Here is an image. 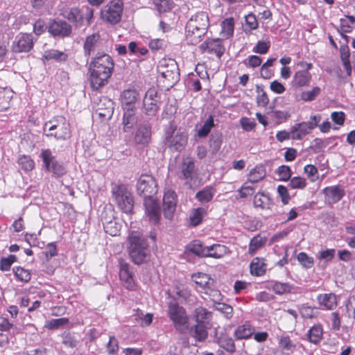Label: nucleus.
Wrapping results in <instances>:
<instances>
[{
    "label": "nucleus",
    "mask_w": 355,
    "mask_h": 355,
    "mask_svg": "<svg viewBox=\"0 0 355 355\" xmlns=\"http://www.w3.org/2000/svg\"><path fill=\"white\" fill-rule=\"evenodd\" d=\"M324 196V202L328 205H333L340 201L345 196V190L339 185L327 187L322 189Z\"/></svg>",
    "instance_id": "nucleus-15"
},
{
    "label": "nucleus",
    "mask_w": 355,
    "mask_h": 355,
    "mask_svg": "<svg viewBox=\"0 0 355 355\" xmlns=\"http://www.w3.org/2000/svg\"><path fill=\"white\" fill-rule=\"evenodd\" d=\"M194 162L190 158L184 159L181 166V175L180 178L187 181L191 180L194 175Z\"/></svg>",
    "instance_id": "nucleus-27"
},
{
    "label": "nucleus",
    "mask_w": 355,
    "mask_h": 355,
    "mask_svg": "<svg viewBox=\"0 0 355 355\" xmlns=\"http://www.w3.org/2000/svg\"><path fill=\"white\" fill-rule=\"evenodd\" d=\"M161 105L160 96L154 88H150L143 99V107L144 112L148 116H155Z\"/></svg>",
    "instance_id": "nucleus-11"
},
{
    "label": "nucleus",
    "mask_w": 355,
    "mask_h": 355,
    "mask_svg": "<svg viewBox=\"0 0 355 355\" xmlns=\"http://www.w3.org/2000/svg\"><path fill=\"white\" fill-rule=\"evenodd\" d=\"M257 103L259 106L266 107L269 103V98L266 92L259 85H257Z\"/></svg>",
    "instance_id": "nucleus-58"
},
{
    "label": "nucleus",
    "mask_w": 355,
    "mask_h": 355,
    "mask_svg": "<svg viewBox=\"0 0 355 355\" xmlns=\"http://www.w3.org/2000/svg\"><path fill=\"white\" fill-rule=\"evenodd\" d=\"M137 189L139 193L144 196V205L149 220L157 223L160 219V209L158 203L152 198V196L157 191L155 180L150 175H141L137 181Z\"/></svg>",
    "instance_id": "nucleus-2"
},
{
    "label": "nucleus",
    "mask_w": 355,
    "mask_h": 355,
    "mask_svg": "<svg viewBox=\"0 0 355 355\" xmlns=\"http://www.w3.org/2000/svg\"><path fill=\"white\" fill-rule=\"evenodd\" d=\"M214 308L227 319L230 320L233 316V308L227 304L218 302L214 305Z\"/></svg>",
    "instance_id": "nucleus-50"
},
{
    "label": "nucleus",
    "mask_w": 355,
    "mask_h": 355,
    "mask_svg": "<svg viewBox=\"0 0 355 355\" xmlns=\"http://www.w3.org/2000/svg\"><path fill=\"white\" fill-rule=\"evenodd\" d=\"M317 300L320 306L327 310H334L338 305L337 297L334 293L319 294Z\"/></svg>",
    "instance_id": "nucleus-24"
},
{
    "label": "nucleus",
    "mask_w": 355,
    "mask_h": 355,
    "mask_svg": "<svg viewBox=\"0 0 355 355\" xmlns=\"http://www.w3.org/2000/svg\"><path fill=\"white\" fill-rule=\"evenodd\" d=\"M209 251L207 252V257L220 259L228 253V249L225 245L214 244L207 246Z\"/></svg>",
    "instance_id": "nucleus-36"
},
{
    "label": "nucleus",
    "mask_w": 355,
    "mask_h": 355,
    "mask_svg": "<svg viewBox=\"0 0 355 355\" xmlns=\"http://www.w3.org/2000/svg\"><path fill=\"white\" fill-rule=\"evenodd\" d=\"M214 126V116L209 115L204 124L198 130L197 135L200 138L206 137Z\"/></svg>",
    "instance_id": "nucleus-45"
},
{
    "label": "nucleus",
    "mask_w": 355,
    "mask_h": 355,
    "mask_svg": "<svg viewBox=\"0 0 355 355\" xmlns=\"http://www.w3.org/2000/svg\"><path fill=\"white\" fill-rule=\"evenodd\" d=\"M191 335L198 341H204L208 336L205 323H196L189 329Z\"/></svg>",
    "instance_id": "nucleus-30"
},
{
    "label": "nucleus",
    "mask_w": 355,
    "mask_h": 355,
    "mask_svg": "<svg viewBox=\"0 0 355 355\" xmlns=\"http://www.w3.org/2000/svg\"><path fill=\"white\" fill-rule=\"evenodd\" d=\"M18 164L26 171H30L34 168L33 160L26 155H22L19 157Z\"/></svg>",
    "instance_id": "nucleus-59"
},
{
    "label": "nucleus",
    "mask_w": 355,
    "mask_h": 355,
    "mask_svg": "<svg viewBox=\"0 0 355 355\" xmlns=\"http://www.w3.org/2000/svg\"><path fill=\"white\" fill-rule=\"evenodd\" d=\"M13 272L17 279L21 282H28L31 278V274L29 270L21 267L17 266L13 268Z\"/></svg>",
    "instance_id": "nucleus-51"
},
{
    "label": "nucleus",
    "mask_w": 355,
    "mask_h": 355,
    "mask_svg": "<svg viewBox=\"0 0 355 355\" xmlns=\"http://www.w3.org/2000/svg\"><path fill=\"white\" fill-rule=\"evenodd\" d=\"M158 72L166 79L173 78L177 70V63L174 60H163L158 65Z\"/></svg>",
    "instance_id": "nucleus-20"
},
{
    "label": "nucleus",
    "mask_w": 355,
    "mask_h": 355,
    "mask_svg": "<svg viewBox=\"0 0 355 355\" xmlns=\"http://www.w3.org/2000/svg\"><path fill=\"white\" fill-rule=\"evenodd\" d=\"M17 261L15 255L10 254L8 257H3L0 260V270L1 271H8L10 270L12 264Z\"/></svg>",
    "instance_id": "nucleus-64"
},
{
    "label": "nucleus",
    "mask_w": 355,
    "mask_h": 355,
    "mask_svg": "<svg viewBox=\"0 0 355 355\" xmlns=\"http://www.w3.org/2000/svg\"><path fill=\"white\" fill-rule=\"evenodd\" d=\"M340 22L338 32L346 43H348L349 37L345 34L352 32L355 28V19L352 16H346L345 18L340 19Z\"/></svg>",
    "instance_id": "nucleus-25"
},
{
    "label": "nucleus",
    "mask_w": 355,
    "mask_h": 355,
    "mask_svg": "<svg viewBox=\"0 0 355 355\" xmlns=\"http://www.w3.org/2000/svg\"><path fill=\"white\" fill-rule=\"evenodd\" d=\"M112 194L117 207L124 213L130 214L134 207V198L132 193L124 184H114Z\"/></svg>",
    "instance_id": "nucleus-8"
},
{
    "label": "nucleus",
    "mask_w": 355,
    "mask_h": 355,
    "mask_svg": "<svg viewBox=\"0 0 355 355\" xmlns=\"http://www.w3.org/2000/svg\"><path fill=\"white\" fill-rule=\"evenodd\" d=\"M321 92V89L319 87H314L311 90L304 91L301 94V99L304 101H312L319 96Z\"/></svg>",
    "instance_id": "nucleus-53"
},
{
    "label": "nucleus",
    "mask_w": 355,
    "mask_h": 355,
    "mask_svg": "<svg viewBox=\"0 0 355 355\" xmlns=\"http://www.w3.org/2000/svg\"><path fill=\"white\" fill-rule=\"evenodd\" d=\"M270 47V42L269 40L258 41L256 46L253 47L252 51L256 53L266 54Z\"/></svg>",
    "instance_id": "nucleus-60"
},
{
    "label": "nucleus",
    "mask_w": 355,
    "mask_h": 355,
    "mask_svg": "<svg viewBox=\"0 0 355 355\" xmlns=\"http://www.w3.org/2000/svg\"><path fill=\"white\" fill-rule=\"evenodd\" d=\"M254 328L249 322L239 325L234 331V336L236 340H245L250 338L254 333Z\"/></svg>",
    "instance_id": "nucleus-26"
},
{
    "label": "nucleus",
    "mask_w": 355,
    "mask_h": 355,
    "mask_svg": "<svg viewBox=\"0 0 355 355\" xmlns=\"http://www.w3.org/2000/svg\"><path fill=\"white\" fill-rule=\"evenodd\" d=\"M272 205V200L268 193L258 192L254 197V205L262 209H270Z\"/></svg>",
    "instance_id": "nucleus-31"
},
{
    "label": "nucleus",
    "mask_w": 355,
    "mask_h": 355,
    "mask_svg": "<svg viewBox=\"0 0 355 355\" xmlns=\"http://www.w3.org/2000/svg\"><path fill=\"white\" fill-rule=\"evenodd\" d=\"M119 277L127 289H134L135 283L133 274L130 269V265L125 261H120Z\"/></svg>",
    "instance_id": "nucleus-17"
},
{
    "label": "nucleus",
    "mask_w": 355,
    "mask_h": 355,
    "mask_svg": "<svg viewBox=\"0 0 355 355\" xmlns=\"http://www.w3.org/2000/svg\"><path fill=\"white\" fill-rule=\"evenodd\" d=\"M220 36L223 38H228L233 35L234 30V20L232 17L225 19L221 22Z\"/></svg>",
    "instance_id": "nucleus-40"
},
{
    "label": "nucleus",
    "mask_w": 355,
    "mask_h": 355,
    "mask_svg": "<svg viewBox=\"0 0 355 355\" xmlns=\"http://www.w3.org/2000/svg\"><path fill=\"white\" fill-rule=\"evenodd\" d=\"M44 132L47 137L65 140L70 137L71 129L65 117L57 116L44 123Z\"/></svg>",
    "instance_id": "nucleus-6"
},
{
    "label": "nucleus",
    "mask_w": 355,
    "mask_h": 355,
    "mask_svg": "<svg viewBox=\"0 0 355 355\" xmlns=\"http://www.w3.org/2000/svg\"><path fill=\"white\" fill-rule=\"evenodd\" d=\"M49 32L54 37H67L71 33V26L64 21H53L49 26Z\"/></svg>",
    "instance_id": "nucleus-18"
},
{
    "label": "nucleus",
    "mask_w": 355,
    "mask_h": 355,
    "mask_svg": "<svg viewBox=\"0 0 355 355\" xmlns=\"http://www.w3.org/2000/svg\"><path fill=\"white\" fill-rule=\"evenodd\" d=\"M209 26L207 12L200 11L192 15L185 27L187 42L193 45L198 44L206 34Z\"/></svg>",
    "instance_id": "nucleus-3"
},
{
    "label": "nucleus",
    "mask_w": 355,
    "mask_h": 355,
    "mask_svg": "<svg viewBox=\"0 0 355 355\" xmlns=\"http://www.w3.org/2000/svg\"><path fill=\"white\" fill-rule=\"evenodd\" d=\"M311 131V129L306 122L297 123L292 127L291 139L297 140L302 139L309 134Z\"/></svg>",
    "instance_id": "nucleus-28"
},
{
    "label": "nucleus",
    "mask_w": 355,
    "mask_h": 355,
    "mask_svg": "<svg viewBox=\"0 0 355 355\" xmlns=\"http://www.w3.org/2000/svg\"><path fill=\"white\" fill-rule=\"evenodd\" d=\"M62 343L66 346L71 348L76 347L78 343V340L73 334L69 332H64L62 334Z\"/></svg>",
    "instance_id": "nucleus-56"
},
{
    "label": "nucleus",
    "mask_w": 355,
    "mask_h": 355,
    "mask_svg": "<svg viewBox=\"0 0 355 355\" xmlns=\"http://www.w3.org/2000/svg\"><path fill=\"white\" fill-rule=\"evenodd\" d=\"M122 12L123 2L121 0H112L101 10V17L103 20L114 24L121 20Z\"/></svg>",
    "instance_id": "nucleus-10"
},
{
    "label": "nucleus",
    "mask_w": 355,
    "mask_h": 355,
    "mask_svg": "<svg viewBox=\"0 0 355 355\" xmlns=\"http://www.w3.org/2000/svg\"><path fill=\"white\" fill-rule=\"evenodd\" d=\"M138 93L135 89H125L121 95V103L124 109H135Z\"/></svg>",
    "instance_id": "nucleus-23"
},
{
    "label": "nucleus",
    "mask_w": 355,
    "mask_h": 355,
    "mask_svg": "<svg viewBox=\"0 0 355 355\" xmlns=\"http://www.w3.org/2000/svg\"><path fill=\"white\" fill-rule=\"evenodd\" d=\"M297 69L291 81V87L295 89L308 87L311 81L312 76L309 71L313 68V64L309 62L300 61L297 64Z\"/></svg>",
    "instance_id": "nucleus-9"
},
{
    "label": "nucleus",
    "mask_w": 355,
    "mask_h": 355,
    "mask_svg": "<svg viewBox=\"0 0 355 355\" xmlns=\"http://www.w3.org/2000/svg\"><path fill=\"white\" fill-rule=\"evenodd\" d=\"M189 251L193 254L202 257H207V252L209 251L207 246H203L200 241H194L188 247Z\"/></svg>",
    "instance_id": "nucleus-46"
},
{
    "label": "nucleus",
    "mask_w": 355,
    "mask_h": 355,
    "mask_svg": "<svg viewBox=\"0 0 355 355\" xmlns=\"http://www.w3.org/2000/svg\"><path fill=\"white\" fill-rule=\"evenodd\" d=\"M265 243V240L263 239L260 236L253 237L249 245L248 252L250 254H254V252L263 246Z\"/></svg>",
    "instance_id": "nucleus-57"
},
{
    "label": "nucleus",
    "mask_w": 355,
    "mask_h": 355,
    "mask_svg": "<svg viewBox=\"0 0 355 355\" xmlns=\"http://www.w3.org/2000/svg\"><path fill=\"white\" fill-rule=\"evenodd\" d=\"M216 193V189L212 187H206L196 194V198L202 204L210 202Z\"/></svg>",
    "instance_id": "nucleus-37"
},
{
    "label": "nucleus",
    "mask_w": 355,
    "mask_h": 355,
    "mask_svg": "<svg viewBox=\"0 0 355 355\" xmlns=\"http://www.w3.org/2000/svg\"><path fill=\"white\" fill-rule=\"evenodd\" d=\"M129 255L132 261L137 265L146 261L149 257L148 245L141 233L132 231L128 236Z\"/></svg>",
    "instance_id": "nucleus-4"
},
{
    "label": "nucleus",
    "mask_w": 355,
    "mask_h": 355,
    "mask_svg": "<svg viewBox=\"0 0 355 355\" xmlns=\"http://www.w3.org/2000/svg\"><path fill=\"white\" fill-rule=\"evenodd\" d=\"M13 91L8 87H0V112L10 107V101L13 96Z\"/></svg>",
    "instance_id": "nucleus-33"
},
{
    "label": "nucleus",
    "mask_w": 355,
    "mask_h": 355,
    "mask_svg": "<svg viewBox=\"0 0 355 355\" xmlns=\"http://www.w3.org/2000/svg\"><path fill=\"white\" fill-rule=\"evenodd\" d=\"M68 55L63 51L56 49L45 51L42 55L44 60H54L57 62H64L67 60Z\"/></svg>",
    "instance_id": "nucleus-38"
},
{
    "label": "nucleus",
    "mask_w": 355,
    "mask_h": 355,
    "mask_svg": "<svg viewBox=\"0 0 355 355\" xmlns=\"http://www.w3.org/2000/svg\"><path fill=\"white\" fill-rule=\"evenodd\" d=\"M202 52L216 54L218 58L223 54L225 49L220 39H208L200 45Z\"/></svg>",
    "instance_id": "nucleus-16"
},
{
    "label": "nucleus",
    "mask_w": 355,
    "mask_h": 355,
    "mask_svg": "<svg viewBox=\"0 0 355 355\" xmlns=\"http://www.w3.org/2000/svg\"><path fill=\"white\" fill-rule=\"evenodd\" d=\"M266 288L277 295H282L291 293L294 286L286 282L271 280L267 282Z\"/></svg>",
    "instance_id": "nucleus-22"
},
{
    "label": "nucleus",
    "mask_w": 355,
    "mask_h": 355,
    "mask_svg": "<svg viewBox=\"0 0 355 355\" xmlns=\"http://www.w3.org/2000/svg\"><path fill=\"white\" fill-rule=\"evenodd\" d=\"M250 268L251 274L257 277L263 275L266 270V266L263 260L258 257L252 259Z\"/></svg>",
    "instance_id": "nucleus-41"
},
{
    "label": "nucleus",
    "mask_w": 355,
    "mask_h": 355,
    "mask_svg": "<svg viewBox=\"0 0 355 355\" xmlns=\"http://www.w3.org/2000/svg\"><path fill=\"white\" fill-rule=\"evenodd\" d=\"M323 329L321 324L313 325L306 334L308 340L313 344L319 343L322 339Z\"/></svg>",
    "instance_id": "nucleus-35"
},
{
    "label": "nucleus",
    "mask_w": 355,
    "mask_h": 355,
    "mask_svg": "<svg viewBox=\"0 0 355 355\" xmlns=\"http://www.w3.org/2000/svg\"><path fill=\"white\" fill-rule=\"evenodd\" d=\"M336 254V250L335 249H327L324 250H320L318 252V254L317 255V258L320 261H324V263H327L329 261H331Z\"/></svg>",
    "instance_id": "nucleus-62"
},
{
    "label": "nucleus",
    "mask_w": 355,
    "mask_h": 355,
    "mask_svg": "<svg viewBox=\"0 0 355 355\" xmlns=\"http://www.w3.org/2000/svg\"><path fill=\"white\" fill-rule=\"evenodd\" d=\"M168 315L176 331L184 334L189 329V318L186 310L176 302L171 301L168 306Z\"/></svg>",
    "instance_id": "nucleus-7"
},
{
    "label": "nucleus",
    "mask_w": 355,
    "mask_h": 355,
    "mask_svg": "<svg viewBox=\"0 0 355 355\" xmlns=\"http://www.w3.org/2000/svg\"><path fill=\"white\" fill-rule=\"evenodd\" d=\"M151 139V125L148 123L141 124L135 135V141L138 144L146 145Z\"/></svg>",
    "instance_id": "nucleus-21"
},
{
    "label": "nucleus",
    "mask_w": 355,
    "mask_h": 355,
    "mask_svg": "<svg viewBox=\"0 0 355 355\" xmlns=\"http://www.w3.org/2000/svg\"><path fill=\"white\" fill-rule=\"evenodd\" d=\"M276 173L278 175L280 180L288 181L291 179V170L289 166L282 165L277 168Z\"/></svg>",
    "instance_id": "nucleus-63"
},
{
    "label": "nucleus",
    "mask_w": 355,
    "mask_h": 355,
    "mask_svg": "<svg viewBox=\"0 0 355 355\" xmlns=\"http://www.w3.org/2000/svg\"><path fill=\"white\" fill-rule=\"evenodd\" d=\"M46 168L53 173L56 177H60L65 173L64 167L54 159L49 149L43 150L41 153Z\"/></svg>",
    "instance_id": "nucleus-12"
},
{
    "label": "nucleus",
    "mask_w": 355,
    "mask_h": 355,
    "mask_svg": "<svg viewBox=\"0 0 355 355\" xmlns=\"http://www.w3.org/2000/svg\"><path fill=\"white\" fill-rule=\"evenodd\" d=\"M69 323V319L67 318H61L58 319H52L47 321L45 327L48 329H58L61 327L65 326Z\"/></svg>",
    "instance_id": "nucleus-55"
},
{
    "label": "nucleus",
    "mask_w": 355,
    "mask_h": 355,
    "mask_svg": "<svg viewBox=\"0 0 355 355\" xmlns=\"http://www.w3.org/2000/svg\"><path fill=\"white\" fill-rule=\"evenodd\" d=\"M112 58L106 53L96 55L89 65V83L92 88L98 90L107 83L114 69Z\"/></svg>",
    "instance_id": "nucleus-1"
},
{
    "label": "nucleus",
    "mask_w": 355,
    "mask_h": 355,
    "mask_svg": "<svg viewBox=\"0 0 355 355\" xmlns=\"http://www.w3.org/2000/svg\"><path fill=\"white\" fill-rule=\"evenodd\" d=\"M137 123V117L135 116V109H124L123 114V130L128 132L131 130Z\"/></svg>",
    "instance_id": "nucleus-32"
},
{
    "label": "nucleus",
    "mask_w": 355,
    "mask_h": 355,
    "mask_svg": "<svg viewBox=\"0 0 355 355\" xmlns=\"http://www.w3.org/2000/svg\"><path fill=\"white\" fill-rule=\"evenodd\" d=\"M222 135L219 133L211 135L209 139V147L212 153H216L220 148L222 145Z\"/></svg>",
    "instance_id": "nucleus-49"
},
{
    "label": "nucleus",
    "mask_w": 355,
    "mask_h": 355,
    "mask_svg": "<svg viewBox=\"0 0 355 355\" xmlns=\"http://www.w3.org/2000/svg\"><path fill=\"white\" fill-rule=\"evenodd\" d=\"M266 170L263 166H256L248 175V182L252 184L259 182L266 176Z\"/></svg>",
    "instance_id": "nucleus-43"
},
{
    "label": "nucleus",
    "mask_w": 355,
    "mask_h": 355,
    "mask_svg": "<svg viewBox=\"0 0 355 355\" xmlns=\"http://www.w3.org/2000/svg\"><path fill=\"white\" fill-rule=\"evenodd\" d=\"M154 4L159 12H168L174 6L173 0H154Z\"/></svg>",
    "instance_id": "nucleus-52"
},
{
    "label": "nucleus",
    "mask_w": 355,
    "mask_h": 355,
    "mask_svg": "<svg viewBox=\"0 0 355 355\" xmlns=\"http://www.w3.org/2000/svg\"><path fill=\"white\" fill-rule=\"evenodd\" d=\"M62 15L77 25H80L83 22V13L78 8H67L63 11Z\"/></svg>",
    "instance_id": "nucleus-29"
},
{
    "label": "nucleus",
    "mask_w": 355,
    "mask_h": 355,
    "mask_svg": "<svg viewBox=\"0 0 355 355\" xmlns=\"http://www.w3.org/2000/svg\"><path fill=\"white\" fill-rule=\"evenodd\" d=\"M177 205V196L175 191L168 189L163 197V211L164 217L171 220L173 217Z\"/></svg>",
    "instance_id": "nucleus-13"
},
{
    "label": "nucleus",
    "mask_w": 355,
    "mask_h": 355,
    "mask_svg": "<svg viewBox=\"0 0 355 355\" xmlns=\"http://www.w3.org/2000/svg\"><path fill=\"white\" fill-rule=\"evenodd\" d=\"M219 346L228 352L233 353L236 351V345L232 337L228 335H221L218 339Z\"/></svg>",
    "instance_id": "nucleus-42"
},
{
    "label": "nucleus",
    "mask_w": 355,
    "mask_h": 355,
    "mask_svg": "<svg viewBox=\"0 0 355 355\" xmlns=\"http://www.w3.org/2000/svg\"><path fill=\"white\" fill-rule=\"evenodd\" d=\"M348 43H346L345 41V44L340 46V58L343 62L345 69L348 71H351V65L349 62V49L347 45Z\"/></svg>",
    "instance_id": "nucleus-48"
},
{
    "label": "nucleus",
    "mask_w": 355,
    "mask_h": 355,
    "mask_svg": "<svg viewBox=\"0 0 355 355\" xmlns=\"http://www.w3.org/2000/svg\"><path fill=\"white\" fill-rule=\"evenodd\" d=\"M153 314H144L141 311H137L135 314V320H137L141 326L150 325L153 322Z\"/></svg>",
    "instance_id": "nucleus-54"
},
{
    "label": "nucleus",
    "mask_w": 355,
    "mask_h": 355,
    "mask_svg": "<svg viewBox=\"0 0 355 355\" xmlns=\"http://www.w3.org/2000/svg\"><path fill=\"white\" fill-rule=\"evenodd\" d=\"M103 46L102 40L99 33H93L88 35L84 43V51L86 55H89L92 53L99 51Z\"/></svg>",
    "instance_id": "nucleus-19"
},
{
    "label": "nucleus",
    "mask_w": 355,
    "mask_h": 355,
    "mask_svg": "<svg viewBox=\"0 0 355 355\" xmlns=\"http://www.w3.org/2000/svg\"><path fill=\"white\" fill-rule=\"evenodd\" d=\"M209 314L210 313L205 308L199 306L194 310L193 318L196 323H205Z\"/></svg>",
    "instance_id": "nucleus-47"
},
{
    "label": "nucleus",
    "mask_w": 355,
    "mask_h": 355,
    "mask_svg": "<svg viewBox=\"0 0 355 355\" xmlns=\"http://www.w3.org/2000/svg\"><path fill=\"white\" fill-rule=\"evenodd\" d=\"M207 211L206 207H198L193 209L190 213L189 222L190 225L196 227L200 225L207 215Z\"/></svg>",
    "instance_id": "nucleus-34"
},
{
    "label": "nucleus",
    "mask_w": 355,
    "mask_h": 355,
    "mask_svg": "<svg viewBox=\"0 0 355 355\" xmlns=\"http://www.w3.org/2000/svg\"><path fill=\"white\" fill-rule=\"evenodd\" d=\"M297 261L305 268H311L313 265V258L309 257L305 252H300L297 256Z\"/></svg>",
    "instance_id": "nucleus-61"
},
{
    "label": "nucleus",
    "mask_w": 355,
    "mask_h": 355,
    "mask_svg": "<svg viewBox=\"0 0 355 355\" xmlns=\"http://www.w3.org/2000/svg\"><path fill=\"white\" fill-rule=\"evenodd\" d=\"M192 280L198 285L200 288L207 290L209 286L213 280L206 273L198 272L192 275Z\"/></svg>",
    "instance_id": "nucleus-39"
},
{
    "label": "nucleus",
    "mask_w": 355,
    "mask_h": 355,
    "mask_svg": "<svg viewBox=\"0 0 355 355\" xmlns=\"http://www.w3.org/2000/svg\"><path fill=\"white\" fill-rule=\"evenodd\" d=\"M33 46V39L31 34H19L12 44V51L16 53L28 52Z\"/></svg>",
    "instance_id": "nucleus-14"
},
{
    "label": "nucleus",
    "mask_w": 355,
    "mask_h": 355,
    "mask_svg": "<svg viewBox=\"0 0 355 355\" xmlns=\"http://www.w3.org/2000/svg\"><path fill=\"white\" fill-rule=\"evenodd\" d=\"M188 135L182 129H177L172 123L166 126L164 144L172 152H181L187 144Z\"/></svg>",
    "instance_id": "nucleus-5"
},
{
    "label": "nucleus",
    "mask_w": 355,
    "mask_h": 355,
    "mask_svg": "<svg viewBox=\"0 0 355 355\" xmlns=\"http://www.w3.org/2000/svg\"><path fill=\"white\" fill-rule=\"evenodd\" d=\"M299 311L301 316L306 319H311L318 316V312L317 309L313 306L308 305V304H303L299 306Z\"/></svg>",
    "instance_id": "nucleus-44"
}]
</instances>
